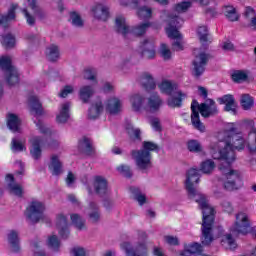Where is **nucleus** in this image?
Masks as SVG:
<instances>
[{
  "label": "nucleus",
  "mask_w": 256,
  "mask_h": 256,
  "mask_svg": "<svg viewBox=\"0 0 256 256\" xmlns=\"http://www.w3.org/2000/svg\"><path fill=\"white\" fill-rule=\"evenodd\" d=\"M201 174L197 168H190L186 173L185 189L188 193L189 199L198 203L202 210V227H201V243L204 246L211 245L216 237H221V245L224 249H237V241L232 234H223V228H219V235H215V209L209 205L207 196L197 191L195 185L199 183Z\"/></svg>",
  "instance_id": "nucleus-1"
},
{
  "label": "nucleus",
  "mask_w": 256,
  "mask_h": 256,
  "mask_svg": "<svg viewBox=\"0 0 256 256\" xmlns=\"http://www.w3.org/2000/svg\"><path fill=\"white\" fill-rule=\"evenodd\" d=\"M161 19L166 21V35L169 39H173L172 47L174 51H183L185 49V41L183 35L179 32L181 25H183V19L177 15H171L169 12L164 11L161 15Z\"/></svg>",
  "instance_id": "nucleus-2"
},
{
  "label": "nucleus",
  "mask_w": 256,
  "mask_h": 256,
  "mask_svg": "<svg viewBox=\"0 0 256 256\" xmlns=\"http://www.w3.org/2000/svg\"><path fill=\"white\" fill-rule=\"evenodd\" d=\"M191 123L197 131L200 133H205V124L201 122L199 118V112L202 117H211V115L217 114V105H215V101L208 99L205 103L199 105L197 101H193L191 104Z\"/></svg>",
  "instance_id": "nucleus-3"
},
{
  "label": "nucleus",
  "mask_w": 256,
  "mask_h": 256,
  "mask_svg": "<svg viewBox=\"0 0 256 256\" xmlns=\"http://www.w3.org/2000/svg\"><path fill=\"white\" fill-rule=\"evenodd\" d=\"M220 171L222 173L220 183L226 191H237L243 187V174L239 170L232 169L231 163L222 161Z\"/></svg>",
  "instance_id": "nucleus-4"
},
{
  "label": "nucleus",
  "mask_w": 256,
  "mask_h": 256,
  "mask_svg": "<svg viewBox=\"0 0 256 256\" xmlns=\"http://www.w3.org/2000/svg\"><path fill=\"white\" fill-rule=\"evenodd\" d=\"M158 146L153 142H143L142 150L132 151V159H134L138 169L145 171L151 169V151H157Z\"/></svg>",
  "instance_id": "nucleus-5"
},
{
  "label": "nucleus",
  "mask_w": 256,
  "mask_h": 256,
  "mask_svg": "<svg viewBox=\"0 0 256 256\" xmlns=\"http://www.w3.org/2000/svg\"><path fill=\"white\" fill-rule=\"evenodd\" d=\"M177 87L175 81L171 80H163L162 83L159 84L160 91L166 95H170L168 99L169 107H181V102L187 99V94L179 91Z\"/></svg>",
  "instance_id": "nucleus-6"
},
{
  "label": "nucleus",
  "mask_w": 256,
  "mask_h": 256,
  "mask_svg": "<svg viewBox=\"0 0 256 256\" xmlns=\"http://www.w3.org/2000/svg\"><path fill=\"white\" fill-rule=\"evenodd\" d=\"M45 202L32 200L26 208L25 217L29 223H39L45 219Z\"/></svg>",
  "instance_id": "nucleus-7"
},
{
  "label": "nucleus",
  "mask_w": 256,
  "mask_h": 256,
  "mask_svg": "<svg viewBox=\"0 0 256 256\" xmlns=\"http://www.w3.org/2000/svg\"><path fill=\"white\" fill-rule=\"evenodd\" d=\"M0 69L4 71L8 85H17L19 83V72L13 66V62L9 56L0 57Z\"/></svg>",
  "instance_id": "nucleus-8"
},
{
  "label": "nucleus",
  "mask_w": 256,
  "mask_h": 256,
  "mask_svg": "<svg viewBox=\"0 0 256 256\" xmlns=\"http://www.w3.org/2000/svg\"><path fill=\"white\" fill-rule=\"evenodd\" d=\"M251 231V220L245 212L236 214V221L230 228L232 235H247Z\"/></svg>",
  "instance_id": "nucleus-9"
},
{
  "label": "nucleus",
  "mask_w": 256,
  "mask_h": 256,
  "mask_svg": "<svg viewBox=\"0 0 256 256\" xmlns=\"http://www.w3.org/2000/svg\"><path fill=\"white\" fill-rule=\"evenodd\" d=\"M145 239H147V234L142 232L141 242L137 246L133 247L130 242H124L121 244V248L126 252L127 256H143L147 253Z\"/></svg>",
  "instance_id": "nucleus-10"
},
{
  "label": "nucleus",
  "mask_w": 256,
  "mask_h": 256,
  "mask_svg": "<svg viewBox=\"0 0 256 256\" xmlns=\"http://www.w3.org/2000/svg\"><path fill=\"white\" fill-rule=\"evenodd\" d=\"M194 71L195 75L199 76L205 71V65H207V61L209 60V56L205 53L203 49L196 48L194 49Z\"/></svg>",
  "instance_id": "nucleus-11"
},
{
  "label": "nucleus",
  "mask_w": 256,
  "mask_h": 256,
  "mask_svg": "<svg viewBox=\"0 0 256 256\" xmlns=\"http://www.w3.org/2000/svg\"><path fill=\"white\" fill-rule=\"evenodd\" d=\"M29 150H30V155L32 158H34L36 161L38 159H41V147L45 145V138L37 135H32L30 136L29 140Z\"/></svg>",
  "instance_id": "nucleus-12"
},
{
  "label": "nucleus",
  "mask_w": 256,
  "mask_h": 256,
  "mask_svg": "<svg viewBox=\"0 0 256 256\" xmlns=\"http://www.w3.org/2000/svg\"><path fill=\"white\" fill-rule=\"evenodd\" d=\"M30 9L24 8L22 9V13L26 19L27 25L33 27L35 25L36 17L41 13V8L37 5V0H26Z\"/></svg>",
  "instance_id": "nucleus-13"
},
{
  "label": "nucleus",
  "mask_w": 256,
  "mask_h": 256,
  "mask_svg": "<svg viewBox=\"0 0 256 256\" xmlns=\"http://www.w3.org/2000/svg\"><path fill=\"white\" fill-rule=\"evenodd\" d=\"M54 227L63 239L69 237V222L67 221V216H65V214L59 213L56 215Z\"/></svg>",
  "instance_id": "nucleus-14"
},
{
  "label": "nucleus",
  "mask_w": 256,
  "mask_h": 256,
  "mask_svg": "<svg viewBox=\"0 0 256 256\" xmlns=\"http://www.w3.org/2000/svg\"><path fill=\"white\" fill-rule=\"evenodd\" d=\"M142 57L144 59H155L157 52L155 50V39L145 38L141 44Z\"/></svg>",
  "instance_id": "nucleus-15"
},
{
  "label": "nucleus",
  "mask_w": 256,
  "mask_h": 256,
  "mask_svg": "<svg viewBox=\"0 0 256 256\" xmlns=\"http://www.w3.org/2000/svg\"><path fill=\"white\" fill-rule=\"evenodd\" d=\"M48 169L52 175L58 176L63 173V162L59 154H52L48 163Z\"/></svg>",
  "instance_id": "nucleus-16"
},
{
  "label": "nucleus",
  "mask_w": 256,
  "mask_h": 256,
  "mask_svg": "<svg viewBox=\"0 0 256 256\" xmlns=\"http://www.w3.org/2000/svg\"><path fill=\"white\" fill-rule=\"evenodd\" d=\"M5 181L7 189L11 195H15V197H23V186L15 182L13 175H6Z\"/></svg>",
  "instance_id": "nucleus-17"
},
{
  "label": "nucleus",
  "mask_w": 256,
  "mask_h": 256,
  "mask_svg": "<svg viewBox=\"0 0 256 256\" xmlns=\"http://www.w3.org/2000/svg\"><path fill=\"white\" fill-rule=\"evenodd\" d=\"M218 102L220 105H225L224 110L228 111V113H232V115L237 113V102H235V97H233V95L226 94L218 98Z\"/></svg>",
  "instance_id": "nucleus-18"
},
{
  "label": "nucleus",
  "mask_w": 256,
  "mask_h": 256,
  "mask_svg": "<svg viewBox=\"0 0 256 256\" xmlns=\"http://www.w3.org/2000/svg\"><path fill=\"white\" fill-rule=\"evenodd\" d=\"M115 28L120 35H123V37H129V34L131 33V27H129L127 19L122 14L116 16Z\"/></svg>",
  "instance_id": "nucleus-19"
},
{
  "label": "nucleus",
  "mask_w": 256,
  "mask_h": 256,
  "mask_svg": "<svg viewBox=\"0 0 256 256\" xmlns=\"http://www.w3.org/2000/svg\"><path fill=\"white\" fill-rule=\"evenodd\" d=\"M92 15L98 21H107L109 19V6L105 4H96L92 7Z\"/></svg>",
  "instance_id": "nucleus-20"
},
{
  "label": "nucleus",
  "mask_w": 256,
  "mask_h": 256,
  "mask_svg": "<svg viewBox=\"0 0 256 256\" xmlns=\"http://www.w3.org/2000/svg\"><path fill=\"white\" fill-rule=\"evenodd\" d=\"M123 109V102L121 99L117 97H111L106 101V111L110 113V115H117V113H121Z\"/></svg>",
  "instance_id": "nucleus-21"
},
{
  "label": "nucleus",
  "mask_w": 256,
  "mask_h": 256,
  "mask_svg": "<svg viewBox=\"0 0 256 256\" xmlns=\"http://www.w3.org/2000/svg\"><path fill=\"white\" fill-rule=\"evenodd\" d=\"M232 80L235 83H249L253 81V76L251 75V70H236L232 74Z\"/></svg>",
  "instance_id": "nucleus-22"
},
{
  "label": "nucleus",
  "mask_w": 256,
  "mask_h": 256,
  "mask_svg": "<svg viewBox=\"0 0 256 256\" xmlns=\"http://www.w3.org/2000/svg\"><path fill=\"white\" fill-rule=\"evenodd\" d=\"M6 123L8 129L13 133H19V131H21V118H19L17 114L8 113L6 115Z\"/></svg>",
  "instance_id": "nucleus-23"
},
{
  "label": "nucleus",
  "mask_w": 256,
  "mask_h": 256,
  "mask_svg": "<svg viewBox=\"0 0 256 256\" xmlns=\"http://www.w3.org/2000/svg\"><path fill=\"white\" fill-rule=\"evenodd\" d=\"M71 103L64 102L60 105L59 112L56 116V120L58 123H67L69 121V117H71Z\"/></svg>",
  "instance_id": "nucleus-24"
},
{
  "label": "nucleus",
  "mask_w": 256,
  "mask_h": 256,
  "mask_svg": "<svg viewBox=\"0 0 256 256\" xmlns=\"http://www.w3.org/2000/svg\"><path fill=\"white\" fill-rule=\"evenodd\" d=\"M138 82L147 91H153V89H155V87H157V84L155 83V79L153 78V75H151V73H149V72L142 73L138 79Z\"/></svg>",
  "instance_id": "nucleus-25"
},
{
  "label": "nucleus",
  "mask_w": 256,
  "mask_h": 256,
  "mask_svg": "<svg viewBox=\"0 0 256 256\" xmlns=\"http://www.w3.org/2000/svg\"><path fill=\"white\" fill-rule=\"evenodd\" d=\"M18 8L19 5L13 3L10 5L8 13L6 15L0 14V25H2V27L8 26L11 23V21H15V11H17Z\"/></svg>",
  "instance_id": "nucleus-26"
},
{
  "label": "nucleus",
  "mask_w": 256,
  "mask_h": 256,
  "mask_svg": "<svg viewBox=\"0 0 256 256\" xmlns=\"http://www.w3.org/2000/svg\"><path fill=\"white\" fill-rule=\"evenodd\" d=\"M161 105H163V100H161L159 94L152 93L147 99L146 108L148 109V111L155 113V111H159Z\"/></svg>",
  "instance_id": "nucleus-27"
},
{
  "label": "nucleus",
  "mask_w": 256,
  "mask_h": 256,
  "mask_svg": "<svg viewBox=\"0 0 256 256\" xmlns=\"http://www.w3.org/2000/svg\"><path fill=\"white\" fill-rule=\"evenodd\" d=\"M7 238L10 245V251H12V253H19L21 251V245L19 244V232L10 230Z\"/></svg>",
  "instance_id": "nucleus-28"
},
{
  "label": "nucleus",
  "mask_w": 256,
  "mask_h": 256,
  "mask_svg": "<svg viewBox=\"0 0 256 256\" xmlns=\"http://www.w3.org/2000/svg\"><path fill=\"white\" fill-rule=\"evenodd\" d=\"M129 101L133 111L139 113L143 109V105H145V96L141 93H134L130 96Z\"/></svg>",
  "instance_id": "nucleus-29"
},
{
  "label": "nucleus",
  "mask_w": 256,
  "mask_h": 256,
  "mask_svg": "<svg viewBox=\"0 0 256 256\" xmlns=\"http://www.w3.org/2000/svg\"><path fill=\"white\" fill-rule=\"evenodd\" d=\"M95 95V85H84L80 87L79 97L83 103H89L91 97Z\"/></svg>",
  "instance_id": "nucleus-30"
},
{
  "label": "nucleus",
  "mask_w": 256,
  "mask_h": 256,
  "mask_svg": "<svg viewBox=\"0 0 256 256\" xmlns=\"http://www.w3.org/2000/svg\"><path fill=\"white\" fill-rule=\"evenodd\" d=\"M93 185L98 195L107 194V180L103 176H95L93 178Z\"/></svg>",
  "instance_id": "nucleus-31"
},
{
  "label": "nucleus",
  "mask_w": 256,
  "mask_h": 256,
  "mask_svg": "<svg viewBox=\"0 0 256 256\" xmlns=\"http://www.w3.org/2000/svg\"><path fill=\"white\" fill-rule=\"evenodd\" d=\"M88 217L91 223H99L101 221V212H99V208L94 202L89 204Z\"/></svg>",
  "instance_id": "nucleus-32"
},
{
  "label": "nucleus",
  "mask_w": 256,
  "mask_h": 256,
  "mask_svg": "<svg viewBox=\"0 0 256 256\" xmlns=\"http://www.w3.org/2000/svg\"><path fill=\"white\" fill-rule=\"evenodd\" d=\"M26 143L27 141L25 138H13L11 141V151H13V153H21L23 151H27Z\"/></svg>",
  "instance_id": "nucleus-33"
},
{
  "label": "nucleus",
  "mask_w": 256,
  "mask_h": 256,
  "mask_svg": "<svg viewBox=\"0 0 256 256\" xmlns=\"http://www.w3.org/2000/svg\"><path fill=\"white\" fill-rule=\"evenodd\" d=\"M28 103L32 115L38 116L41 115V113H43L41 102H39V98H37V96H30Z\"/></svg>",
  "instance_id": "nucleus-34"
},
{
  "label": "nucleus",
  "mask_w": 256,
  "mask_h": 256,
  "mask_svg": "<svg viewBox=\"0 0 256 256\" xmlns=\"http://www.w3.org/2000/svg\"><path fill=\"white\" fill-rule=\"evenodd\" d=\"M101 113H103V102H101V100H98L94 102L89 108L88 117L89 119H97V117H99Z\"/></svg>",
  "instance_id": "nucleus-35"
},
{
  "label": "nucleus",
  "mask_w": 256,
  "mask_h": 256,
  "mask_svg": "<svg viewBox=\"0 0 256 256\" xmlns=\"http://www.w3.org/2000/svg\"><path fill=\"white\" fill-rule=\"evenodd\" d=\"M150 27H151V23L149 22L138 24L130 28L129 36L135 35L136 37H141V35H145V33H147V29Z\"/></svg>",
  "instance_id": "nucleus-36"
},
{
  "label": "nucleus",
  "mask_w": 256,
  "mask_h": 256,
  "mask_svg": "<svg viewBox=\"0 0 256 256\" xmlns=\"http://www.w3.org/2000/svg\"><path fill=\"white\" fill-rule=\"evenodd\" d=\"M45 55L49 61H57L61 55L59 46L51 44L46 47Z\"/></svg>",
  "instance_id": "nucleus-37"
},
{
  "label": "nucleus",
  "mask_w": 256,
  "mask_h": 256,
  "mask_svg": "<svg viewBox=\"0 0 256 256\" xmlns=\"http://www.w3.org/2000/svg\"><path fill=\"white\" fill-rule=\"evenodd\" d=\"M130 191L134 201H137V203L140 206H143L145 205V203H147V195H145L141 189L134 187V188H131Z\"/></svg>",
  "instance_id": "nucleus-38"
},
{
  "label": "nucleus",
  "mask_w": 256,
  "mask_h": 256,
  "mask_svg": "<svg viewBox=\"0 0 256 256\" xmlns=\"http://www.w3.org/2000/svg\"><path fill=\"white\" fill-rule=\"evenodd\" d=\"M244 17L249 21V27L256 28V12L251 6H247L244 10Z\"/></svg>",
  "instance_id": "nucleus-39"
},
{
  "label": "nucleus",
  "mask_w": 256,
  "mask_h": 256,
  "mask_svg": "<svg viewBox=\"0 0 256 256\" xmlns=\"http://www.w3.org/2000/svg\"><path fill=\"white\" fill-rule=\"evenodd\" d=\"M78 148L86 155H91L93 153V145L91 144V140L88 138H82L79 140Z\"/></svg>",
  "instance_id": "nucleus-40"
},
{
  "label": "nucleus",
  "mask_w": 256,
  "mask_h": 256,
  "mask_svg": "<svg viewBox=\"0 0 256 256\" xmlns=\"http://www.w3.org/2000/svg\"><path fill=\"white\" fill-rule=\"evenodd\" d=\"M185 247L194 256H207L203 254V246L197 242L186 244Z\"/></svg>",
  "instance_id": "nucleus-41"
},
{
  "label": "nucleus",
  "mask_w": 256,
  "mask_h": 256,
  "mask_svg": "<svg viewBox=\"0 0 256 256\" xmlns=\"http://www.w3.org/2000/svg\"><path fill=\"white\" fill-rule=\"evenodd\" d=\"M240 105L245 111H249L255 105V100L249 94H242L240 98Z\"/></svg>",
  "instance_id": "nucleus-42"
},
{
  "label": "nucleus",
  "mask_w": 256,
  "mask_h": 256,
  "mask_svg": "<svg viewBox=\"0 0 256 256\" xmlns=\"http://www.w3.org/2000/svg\"><path fill=\"white\" fill-rule=\"evenodd\" d=\"M223 13L229 21H238L239 20V14H237V10H235V8L233 6H225L223 8Z\"/></svg>",
  "instance_id": "nucleus-43"
},
{
  "label": "nucleus",
  "mask_w": 256,
  "mask_h": 256,
  "mask_svg": "<svg viewBox=\"0 0 256 256\" xmlns=\"http://www.w3.org/2000/svg\"><path fill=\"white\" fill-rule=\"evenodd\" d=\"M70 219L76 229H79V231H83V229L86 228L85 219H83V217H81L79 214H71Z\"/></svg>",
  "instance_id": "nucleus-44"
},
{
  "label": "nucleus",
  "mask_w": 256,
  "mask_h": 256,
  "mask_svg": "<svg viewBox=\"0 0 256 256\" xmlns=\"http://www.w3.org/2000/svg\"><path fill=\"white\" fill-rule=\"evenodd\" d=\"M47 245L52 251H59L61 249V240H59L57 235H51L48 237Z\"/></svg>",
  "instance_id": "nucleus-45"
},
{
  "label": "nucleus",
  "mask_w": 256,
  "mask_h": 256,
  "mask_svg": "<svg viewBox=\"0 0 256 256\" xmlns=\"http://www.w3.org/2000/svg\"><path fill=\"white\" fill-rule=\"evenodd\" d=\"M215 169V162L213 160L208 159L203 161L200 164V171L205 174L213 173V170Z\"/></svg>",
  "instance_id": "nucleus-46"
},
{
  "label": "nucleus",
  "mask_w": 256,
  "mask_h": 256,
  "mask_svg": "<svg viewBox=\"0 0 256 256\" xmlns=\"http://www.w3.org/2000/svg\"><path fill=\"white\" fill-rule=\"evenodd\" d=\"M137 15L140 19H151L153 15V10L150 7L143 6L137 8Z\"/></svg>",
  "instance_id": "nucleus-47"
},
{
  "label": "nucleus",
  "mask_w": 256,
  "mask_h": 256,
  "mask_svg": "<svg viewBox=\"0 0 256 256\" xmlns=\"http://www.w3.org/2000/svg\"><path fill=\"white\" fill-rule=\"evenodd\" d=\"M187 148L191 153H201V151H203V146H201V143L197 140H189L187 142Z\"/></svg>",
  "instance_id": "nucleus-48"
},
{
  "label": "nucleus",
  "mask_w": 256,
  "mask_h": 256,
  "mask_svg": "<svg viewBox=\"0 0 256 256\" xmlns=\"http://www.w3.org/2000/svg\"><path fill=\"white\" fill-rule=\"evenodd\" d=\"M84 79L92 81V85H97V70L95 69H86L84 71Z\"/></svg>",
  "instance_id": "nucleus-49"
},
{
  "label": "nucleus",
  "mask_w": 256,
  "mask_h": 256,
  "mask_svg": "<svg viewBox=\"0 0 256 256\" xmlns=\"http://www.w3.org/2000/svg\"><path fill=\"white\" fill-rule=\"evenodd\" d=\"M197 35L201 43H207L209 37L207 26H199L197 29Z\"/></svg>",
  "instance_id": "nucleus-50"
},
{
  "label": "nucleus",
  "mask_w": 256,
  "mask_h": 256,
  "mask_svg": "<svg viewBox=\"0 0 256 256\" xmlns=\"http://www.w3.org/2000/svg\"><path fill=\"white\" fill-rule=\"evenodd\" d=\"M126 131L132 139H140L141 130L139 128L133 127V124H127Z\"/></svg>",
  "instance_id": "nucleus-51"
},
{
  "label": "nucleus",
  "mask_w": 256,
  "mask_h": 256,
  "mask_svg": "<svg viewBox=\"0 0 256 256\" xmlns=\"http://www.w3.org/2000/svg\"><path fill=\"white\" fill-rule=\"evenodd\" d=\"M1 43L4 47H15V37L11 34L2 36Z\"/></svg>",
  "instance_id": "nucleus-52"
},
{
  "label": "nucleus",
  "mask_w": 256,
  "mask_h": 256,
  "mask_svg": "<svg viewBox=\"0 0 256 256\" xmlns=\"http://www.w3.org/2000/svg\"><path fill=\"white\" fill-rule=\"evenodd\" d=\"M70 20L74 27H83V19H81V16L78 13H70Z\"/></svg>",
  "instance_id": "nucleus-53"
},
{
  "label": "nucleus",
  "mask_w": 256,
  "mask_h": 256,
  "mask_svg": "<svg viewBox=\"0 0 256 256\" xmlns=\"http://www.w3.org/2000/svg\"><path fill=\"white\" fill-rule=\"evenodd\" d=\"M74 91H75V87L73 85H66L61 89L59 93V97H61L62 99H65V97L71 95Z\"/></svg>",
  "instance_id": "nucleus-54"
},
{
  "label": "nucleus",
  "mask_w": 256,
  "mask_h": 256,
  "mask_svg": "<svg viewBox=\"0 0 256 256\" xmlns=\"http://www.w3.org/2000/svg\"><path fill=\"white\" fill-rule=\"evenodd\" d=\"M189 7H191V2L184 1V2L178 3L175 6L174 11H176V13H185V11L189 9Z\"/></svg>",
  "instance_id": "nucleus-55"
},
{
  "label": "nucleus",
  "mask_w": 256,
  "mask_h": 256,
  "mask_svg": "<svg viewBox=\"0 0 256 256\" xmlns=\"http://www.w3.org/2000/svg\"><path fill=\"white\" fill-rule=\"evenodd\" d=\"M119 3L122 7H132V9L139 7V0H120Z\"/></svg>",
  "instance_id": "nucleus-56"
},
{
  "label": "nucleus",
  "mask_w": 256,
  "mask_h": 256,
  "mask_svg": "<svg viewBox=\"0 0 256 256\" xmlns=\"http://www.w3.org/2000/svg\"><path fill=\"white\" fill-rule=\"evenodd\" d=\"M159 53L163 59L168 60L171 59V50L165 44H161Z\"/></svg>",
  "instance_id": "nucleus-57"
},
{
  "label": "nucleus",
  "mask_w": 256,
  "mask_h": 256,
  "mask_svg": "<svg viewBox=\"0 0 256 256\" xmlns=\"http://www.w3.org/2000/svg\"><path fill=\"white\" fill-rule=\"evenodd\" d=\"M72 256H87V250L81 246H76L71 249Z\"/></svg>",
  "instance_id": "nucleus-58"
},
{
  "label": "nucleus",
  "mask_w": 256,
  "mask_h": 256,
  "mask_svg": "<svg viewBox=\"0 0 256 256\" xmlns=\"http://www.w3.org/2000/svg\"><path fill=\"white\" fill-rule=\"evenodd\" d=\"M36 127H38V130L40 133H42V135H51V129L44 125L43 122L38 121V123H36Z\"/></svg>",
  "instance_id": "nucleus-59"
},
{
  "label": "nucleus",
  "mask_w": 256,
  "mask_h": 256,
  "mask_svg": "<svg viewBox=\"0 0 256 256\" xmlns=\"http://www.w3.org/2000/svg\"><path fill=\"white\" fill-rule=\"evenodd\" d=\"M118 173H121V175H124V177H131V169L129 168V166H119L117 168Z\"/></svg>",
  "instance_id": "nucleus-60"
},
{
  "label": "nucleus",
  "mask_w": 256,
  "mask_h": 256,
  "mask_svg": "<svg viewBox=\"0 0 256 256\" xmlns=\"http://www.w3.org/2000/svg\"><path fill=\"white\" fill-rule=\"evenodd\" d=\"M164 240L168 245H179V238L177 236H165Z\"/></svg>",
  "instance_id": "nucleus-61"
},
{
  "label": "nucleus",
  "mask_w": 256,
  "mask_h": 256,
  "mask_svg": "<svg viewBox=\"0 0 256 256\" xmlns=\"http://www.w3.org/2000/svg\"><path fill=\"white\" fill-rule=\"evenodd\" d=\"M76 179L77 178L75 177V174H73V172H69L66 178L67 187H73V184L75 183Z\"/></svg>",
  "instance_id": "nucleus-62"
},
{
  "label": "nucleus",
  "mask_w": 256,
  "mask_h": 256,
  "mask_svg": "<svg viewBox=\"0 0 256 256\" xmlns=\"http://www.w3.org/2000/svg\"><path fill=\"white\" fill-rule=\"evenodd\" d=\"M150 124L152 129H154V131H161V122L158 120V118H153L150 121Z\"/></svg>",
  "instance_id": "nucleus-63"
},
{
  "label": "nucleus",
  "mask_w": 256,
  "mask_h": 256,
  "mask_svg": "<svg viewBox=\"0 0 256 256\" xmlns=\"http://www.w3.org/2000/svg\"><path fill=\"white\" fill-rule=\"evenodd\" d=\"M222 207H223V210L226 212V213H232L233 212V205L231 204V202L229 201H224L222 203Z\"/></svg>",
  "instance_id": "nucleus-64"
}]
</instances>
